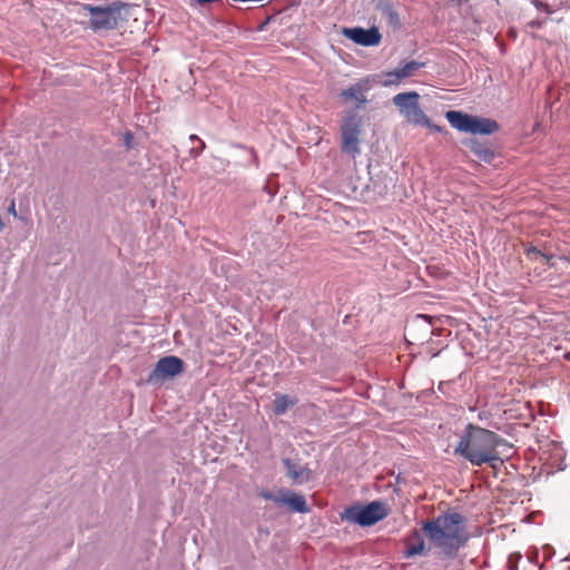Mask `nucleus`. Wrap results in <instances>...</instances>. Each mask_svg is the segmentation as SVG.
<instances>
[{
	"instance_id": "nucleus-20",
	"label": "nucleus",
	"mask_w": 570,
	"mask_h": 570,
	"mask_svg": "<svg viewBox=\"0 0 570 570\" xmlns=\"http://www.w3.org/2000/svg\"><path fill=\"white\" fill-rule=\"evenodd\" d=\"M198 144L199 146L190 148V156L194 158L197 157L205 148V142L203 140H199Z\"/></svg>"
},
{
	"instance_id": "nucleus-13",
	"label": "nucleus",
	"mask_w": 570,
	"mask_h": 570,
	"mask_svg": "<svg viewBox=\"0 0 570 570\" xmlns=\"http://www.w3.org/2000/svg\"><path fill=\"white\" fill-rule=\"evenodd\" d=\"M278 504L287 505L292 511L298 513L309 511L305 498L302 494L292 493L288 490H282V499L278 500Z\"/></svg>"
},
{
	"instance_id": "nucleus-3",
	"label": "nucleus",
	"mask_w": 570,
	"mask_h": 570,
	"mask_svg": "<svg viewBox=\"0 0 570 570\" xmlns=\"http://www.w3.org/2000/svg\"><path fill=\"white\" fill-rule=\"evenodd\" d=\"M445 118L452 128L472 135H491L498 131L497 121L482 118L463 111L450 110L445 114Z\"/></svg>"
},
{
	"instance_id": "nucleus-18",
	"label": "nucleus",
	"mask_w": 570,
	"mask_h": 570,
	"mask_svg": "<svg viewBox=\"0 0 570 570\" xmlns=\"http://www.w3.org/2000/svg\"><path fill=\"white\" fill-rule=\"evenodd\" d=\"M522 559V554L520 552H513L508 558L507 568L508 570H518V563Z\"/></svg>"
},
{
	"instance_id": "nucleus-23",
	"label": "nucleus",
	"mask_w": 570,
	"mask_h": 570,
	"mask_svg": "<svg viewBox=\"0 0 570 570\" xmlns=\"http://www.w3.org/2000/svg\"><path fill=\"white\" fill-rule=\"evenodd\" d=\"M130 139H131V135L127 134L126 137H125V140H126L127 145L129 144Z\"/></svg>"
},
{
	"instance_id": "nucleus-7",
	"label": "nucleus",
	"mask_w": 570,
	"mask_h": 570,
	"mask_svg": "<svg viewBox=\"0 0 570 570\" xmlns=\"http://www.w3.org/2000/svg\"><path fill=\"white\" fill-rule=\"evenodd\" d=\"M120 6L108 7H94L91 4H83V10L88 11L91 16L90 26L94 31L111 30L119 26L121 18Z\"/></svg>"
},
{
	"instance_id": "nucleus-9",
	"label": "nucleus",
	"mask_w": 570,
	"mask_h": 570,
	"mask_svg": "<svg viewBox=\"0 0 570 570\" xmlns=\"http://www.w3.org/2000/svg\"><path fill=\"white\" fill-rule=\"evenodd\" d=\"M342 35L354 43L363 47L380 45L382 35L376 27L364 29L362 27L343 28Z\"/></svg>"
},
{
	"instance_id": "nucleus-10",
	"label": "nucleus",
	"mask_w": 570,
	"mask_h": 570,
	"mask_svg": "<svg viewBox=\"0 0 570 570\" xmlns=\"http://www.w3.org/2000/svg\"><path fill=\"white\" fill-rule=\"evenodd\" d=\"M372 88V82L370 78H364L358 80L357 82L353 83L346 89H343L340 92V97L347 101V100H354L356 102V107L360 108L361 106L367 104L366 92Z\"/></svg>"
},
{
	"instance_id": "nucleus-22",
	"label": "nucleus",
	"mask_w": 570,
	"mask_h": 570,
	"mask_svg": "<svg viewBox=\"0 0 570 570\" xmlns=\"http://www.w3.org/2000/svg\"><path fill=\"white\" fill-rule=\"evenodd\" d=\"M189 140L190 141H198L199 142L200 139L196 135H190L189 136Z\"/></svg>"
},
{
	"instance_id": "nucleus-5",
	"label": "nucleus",
	"mask_w": 570,
	"mask_h": 570,
	"mask_svg": "<svg viewBox=\"0 0 570 570\" xmlns=\"http://www.w3.org/2000/svg\"><path fill=\"white\" fill-rule=\"evenodd\" d=\"M419 100L420 95L416 91L400 92L392 99L406 122L415 126L431 127L430 119L420 107Z\"/></svg>"
},
{
	"instance_id": "nucleus-15",
	"label": "nucleus",
	"mask_w": 570,
	"mask_h": 570,
	"mask_svg": "<svg viewBox=\"0 0 570 570\" xmlns=\"http://www.w3.org/2000/svg\"><path fill=\"white\" fill-rule=\"evenodd\" d=\"M470 150L478 157L479 160L490 164L494 158V151L485 144L471 139L468 142Z\"/></svg>"
},
{
	"instance_id": "nucleus-8",
	"label": "nucleus",
	"mask_w": 570,
	"mask_h": 570,
	"mask_svg": "<svg viewBox=\"0 0 570 570\" xmlns=\"http://www.w3.org/2000/svg\"><path fill=\"white\" fill-rule=\"evenodd\" d=\"M185 364L177 356L169 355L159 358L154 370L147 376V383L158 385L184 372Z\"/></svg>"
},
{
	"instance_id": "nucleus-16",
	"label": "nucleus",
	"mask_w": 570,
	"mask_h": 570,
	"mask_svg": "<svg viewBox=\"0 0 570 570\" xmlns=\"http://www.w3.org/2000/svg\"><path fill=\"white\" fill-rule=\"evenodd\" d=\"M297 400L286 394H277L273 403V412L275 415L285 414L289 407L296 404Z\"/></svg>"
},
{
	"instance_id": "nucleus-14",
	"label": "nucleus",
	"mask_w": 570,
	"mask_h": 570,
	"mask_svg": "<svg viewBox=\"0 0 570 570\" xmlns=\"http://www.w3.org/2000/svg\"><path fill=\"white\" fill-rule=\"evenodd\" d=\"M376 9L379 10L382 19H384L387 24L393 28H399L401 26L400 16L394 4L389 0H381Z\"/></svg>"
},
{
	"instance_id": "nucleus-2",
	"label": "nucleus",
	"mask_w": 570,
	"mask_h": 570,
	"mask_svg": "<svg viewBox=\"0 0 570 570\" xmlns=\"http://www.w3.org/2000/svg\"><path fill=\"white\" fill-rule=\"evenodd\" d=\"M422 530L430 542L446 557H454L470 539L466 518L455 510H448L424 521Z\"/></svg>"
},
{
	"instance_id": "nucleus-24",
	"label": "nucleus",
	"mask_w": 570,
	"mask_h": 570,
	"mask_svg": "<svg viewBox=\"0 0 570 570\" xmlns=\"http://www.w3.org/2000/svg\"><path fill=\"white\" fill-rule=\"evenodd\" d=\"M10 213L14 214L16 215V209H14V204L11 205L10 207Z\"/></svg>"
},
{
	"instance_id": "nucleus-11",
	"label": "nucleus",
	"mask_w": 570,
	"mask_h": 570,
	"mask_svg": "<svg viewBox=\"0 0 570 570\" xmlns=\"http://www.w3.org/2000/svg\"><path fill=\"white\" fill-rule=\"evenodd\" d=\"M424 66H425L424 62H420V61H415V60L407 61V62L403 63L402 66H400L399 68L387 72L385 75V80L383 81V86L389 87L392 85H397L403 79L414 76L415 72L417 70H420L421 68H423Z\"/></svg>"
},
{
	"instance_id": "nucleus-21",
	"label": "nucleus",
	"mask_w": 570,
	"mask_h": 570,
	"mask_svg": "<svg viewBox=\"0 0 570 570\" xmlns=\"http://www.w3.org/2000/svg\"><path fill=\"white\" fill-rule=\"evenodd\" d=\"M527 255L531 259H537L538 257H543V255L537 248H530L527 250Z\"/></svg>"
},
{
	"instance_id": "nucleus-17",
	"label": "nucleus",
	"mask_w": 570,
	"mask_h": 570,
	"mask_svg": "<svg viewBox=\"0 0 570 570\" xmlns=\"http://www.w3.org/2000/svg\"><path fill=\"white\" fill-rule=\"evenodd\" d=\"M414 535L417 538L419 542L416 544L407 547V549L405 551V557H407V558L422 554L425 549V543L421 539L420 533L417 531H415Z\"/></svg>"
},
{
	"instance_id": "nucleus-12",
	"label": "nucleus",
	"mask_w": 570,
	"mask_h": 570,
	"mask_svg": "<svg viewBox=\"0 0 570 570\" xmlns=\"http://www.w3.org/2000/svg\"><path fill=\"white\" fill-rule=\"evenodd\" d=\"M282 463L286 469V475L295 483L304 484L311 480L312 471L307 466L298 465L291 459H283Z\"/></svg>"
},
{
	"instance_id": "nucleus-1",
	"label": "nucleus",
	"mask_w": 570,
	"mask_h": 570,
	"mask_svg": "<svg viewBox=\"0 0 570 570\" xmlns=\"http://www.w3.org/2000/svg\"><path fill=\"white\" fill-rule=\"evenodd\" d=\"M501 446H509V443L499 434L469 423L454 448V454L469 461L472 465L489 464L495 470L503 464L499 452Z\"/></svg>"
},
{
	"instance_id": "nucleus-4",
	"label": "nucleus",
	"mask_w": 570,
	"mask_h": 570,
	"mask_svg": "<svg viewBox=\"0 0 570 570\" xmlns=\"http://www.w3.org/2000/svg\"><path fill=\"white\" fill-rule=\"evenodd\" d=\"M387 508L381 501H372L366 505L355 504L344 510L342 518L361 527H371L386 518Z\"/></svg>"
},
{
	"instance_id": "nucleus-6",
	"label": "nucleus",
	"mask_w": 570,
	"mask_h": 570,
	"mask_svg": "<svg viewBox=\"0 0 570 570\" xmlns=\"http://www.w3.org/2000/svg\"><path fill=\"white\" fill-rule=\"evenodd\" d=\"M362 119L356 112H348L341 125L342 151L356 158L361 154L358 147Z\"/></svg>"
},
{
	"instance_id": "nucleus-19",
	"label": "nucleus",
	"mask_w": 570,
	"mask_h": 570,
	"mask_svg": "<svg viewBox=\"0 0 570 570\" xmlns=\"http://www.w3.org/2000/svg\"><path fill=\"white\" fill-rule=\"evenodd\" d=\"M258 495L265 500H269L278 504V500L282 499V490L279 491V494H274L268 490H261Z\"/></svg>"
}]
</instances>
